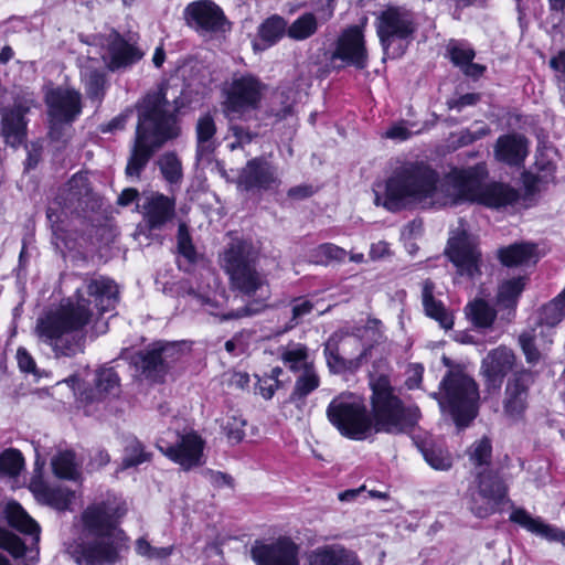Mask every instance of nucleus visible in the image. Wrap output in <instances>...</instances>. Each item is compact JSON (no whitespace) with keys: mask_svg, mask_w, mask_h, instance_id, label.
Instances as JSON below:
<instances>
[{"mask_svg":"<svg viewBox=\"0 0 565 565\" xmlns=\"http://www.w3.org/2000/svg\"><path fill=\"white\" fill-rule=\"evenodd\" d=\"M30 490L41 504L49 505L58 511L68 510L74 498V491L61 486H50L40 479H33Z\"/></svg>","mask_w":565,"mask_h":565,"instance_id":"obj_24","label":"nucleus"},{"mask_svg":"<svg viewBox=\"0 0 565 565\" xmlns=\"http://www.w3.org/2000/svg\"><path fill=\"white\" fill-rule=\"evenodd\" d=\"M533 381V373L526 370L518 371L509 379L503 401V408L509 417L519 418L524 413Z\"/></svg>","mask_w":565,"mask_h":565,"instance_id":"obj_20","label":"nucleus"},{"mask_svg":"<svg viewBox=\"0 0 565 565\" xmlns=\"http://www.w3.org/2000/svg\"><path fill=\"white\" fill-rule=\"evenodd\" d=\"M514 353L505 347L490 351L482 360L481 372L489 387L499 388L514 364Z\"/></svg>","mask_w":565,"mask_h":565,"instance_id":"obj_23","label":"nucleus"},{"mask_svg":"<svg viewBox=\"0 0 565 565\" xmlns=\"http://www.w3.org/2000/svg\"><path fill=\"white\" fill-rule=\"evenodd\" d=\"M450 171L443 179L423 161H407L397 167L386 180L385 194L375 193L374 203L397 212L412 205L443 207L454 205L455 181Z\"/></svg>","mask_w":565,"mask_h":565,"instance_id":"obj_3","label":"nucleus"},{"mask_svg":"<svg viewBox=\"0 0 565 565\" xmlns=\"http://www.w3.org/2000/svg\"><path fill=\"white\" fill-rule=\"evenodd\" d=\"M278 183L276 169L263 158L249 160L237 178V188L243 191L270 190Z\"/></svg>","mask_w":565,"mask_h":565,"instance_id":"obj_18","label":"nucleus"},{"mask_svg":"<svg viewBox=\"0 0 565 565\" xmlns=\"http://www.w3.org/2000/svg\"><path fill=\"white\" fill-rule=\"evenodd\" d=\"M119 392V379L113 369H102L96 374V393L87 396L89 401L102 399L107 395H117Z\"/></svg>","mask_w":565,"mask_h":565,"instance_id":"obj_41","label":"nucleus"},{"mask_svg":"<svg viewBox=\"0 0 565 565\" xmlns=\"http://www.w3.org/2000/svg\"><path fill=\"white\" fill-rule=\"evenodd\" d=\"M491 444L487 438L475 443L469 450V457L477 467L488 466L491 458Z\"/></svg>","mask_w":565,"mask_h":565,"instance_id":"obj_56","label":"nucleus"},{"mask_svg":"<svg viewBox=\"0 0 565 565\" xmlns=\"http://www.w3.org/2000/svg\"><path fill=\"white\" fill-rule=\"evenodd\" d=\"M338 345L339 350L344 354V356L358 359L359 364L361 363V359L364 355V349L361 340L358 337L338 335Z\"/></svg>","mask_w":565,"mask_h":565,"instance_id":"obj_55","label":"nucleus"},{"mask_svg":"<svg viewBox=\"0 0 565 565\" xmlns=\"http://www.w3.org/2000/svg\"><path fill=\"white\" fill-rule=\"evenodd\" d=\"M327 365L332 373L353 371L359 367V360L344 356L339 350L338 334H333L324 344Z\"/></svg>","mask_w":565,"mask_h":565,"instance_id":"obj_35","label":"nucleus"},{"mask_svg":"<svg viewBox=\"0 0 565 565\" xmlns=\"http://www.w3.org/2000/svg\"><path fill=\"white\" fill-rule=\"evenodd\" d=\"M565 317V290L545 305L542 309L540 322L547 327H554Z\"/></svg>","mask_w":565,"mask_h":565,"instance_id":"obj_44","label":"nucleus"},{"mask_svg":"<svg viewBox=\"0 0 565 565\" xmlns=\"http://www.w3.org/2000/svg\"><path fill=\"white\" fill-rule=\"evenodd\" d=\"M66 200L70 204L77 203L78 206L87 204L90 195V183L88 177L84 173H76L67 183Z\"/></svg>","mask_w":565,"mask_h":565,"instance_id":"obj_42","label":"nucleus"},{"mask_svg":"<svg viewBox=\"0 0 565 565\" xmlns=\"http://www.w3.org/2000/svg\"><path fill=\"white\" fill-rule=\"evenodd\" d=\"M285 34H287V22L277 14L266 19L258 28V36L265 43V47L274 45Z\"/></svg>","mask_w":565,"mask_h":565,"instance_id":"obj_39","label":"nucleus"},{"mask_svg":"<svg viewBox=\"0 0 565 565\" xmlns=\"http://www.w3.org/2000/svg\"><path fill=\"white\" fill-rule=\"evenodd\" d=\"M136 552L138 555L146 557L148 559L160 561L168 558L172 554L173 547H153L146 539L140 537L136 542Z\"/></svg>","mask_w":565,"mask_h":565,"instance_id":"obj_54","label":"nucleus"},{"mask_svg":"<svg viewBox=\"0 0 565 565\" xmlns=\"http://www.w3.org/2000/svg\"><path fill=\"white\" fill-rule=\"evenodd\" d=\"M300 546L288 536L264 542L256 541L250 556L256 565H300Z\"/></svg>","mask_w":565,"mask_h":565,"instance_id":"obj_15","label":"nucleus"},{"mask_svg":"<svg viewBox=\"0 0 565 565\" xmlns=\"http://www.w3.org/2000/svg\"><path fill=\"white\" fill-rule=\"evenodd\" d=\"M519 343L527 363L536 364L541 360L542 352L539 349V334L535 329L521 333Z\"/></svg>","mask_w":565,"mask_h":565,"instance_id":"obj_49","label":"nucleus"},{"mask_svg":"<svg viewBox=\"0 0 565 565\" xmlns=\"http://www.w3.org/2000/svg\"><path fill=\"white\" fill-rule=\"evenodd\" d=\"M279 358L284 365L291 372H302L315 366L307 345L297 342H289L279 349Z\"/></svg>","mask_w":565,"mask_h":565,"instance_id":"obj_30","label":"nucleus"},{"mask_svg":"<svg viewBox=\"0 0 565 565\" xmlns=\"http://www.w3.org/2000/svg\"><path fill=\"white\" fill-rule=\"evenodd\" d=\"M126 509L116 502L95 503L81 518L78 537L67 546V553L79 565H113L127 550L125 533L118 527Z\"/></svg>","mask_w":565,"mask_h":565,"instance_id":"obj_4","label":"nucleus"},{"mask_svg":"<svg viewBox=\"0 0 565 565\" xmlns=\"http://www.w3.org/2000/svg\"><path fill=\"white\" fill-rule=\"evenodd\" d=\"M332 57L339 58L358 68H364L366 66L367 51L361 26H349L341 33Z\"/></svg>","mask_w":565,"mask_h":565,"instance_id":"obj_19","label":"nucleus"},{"mask_svg":"<svg viewBox=\"0 0 565 565\" xmlns=\"http://www.w3.org/2000/svg\"><path fill=\"white\" fill-rule=\"evenodd\" d=\"M254 136V134L242 126L231 125L226 136V139L228 140L227 148L231 151L243 149L246 145L252 142Z\"/></svg>","mask_w":565,"mask_h":565,"instance_id":"obj_53","label":"nucleus"},{"mask_svg":"<svg viewBox=\"0 0 565 565\" xmlns=\"http://www.w3.org/2000/svg\"><path fill=\"white\" fill-rule=\"evenodd\" d=\"M196 159L198 161L210 160L216 149V125L210 114L202 115L196 122Z\"/></svg>","mask_w":565,"mask_h":565,"instance_id":"obj_28","label":"nucleus"},{"mask_svg":"<svg viewBox=\"0 0 565 565\" xmlns=\"http://www.w3.org/2000/svg\"><path fill=\"white\" fill-rule=\"evenodd\" d=\"M118 301V287L114 280L99 276L85 279L73 298L38 318L34 333L47 344L55 358H73L84 350L82 329L89 322L93 310L99 313L111 310Z\"/></svg>","mask_w":565,"mask_h":565,"instance_id":"obj_1","label":"nucleus"},{"mask_svg":"<svg viewBox=\"0 0 565 565\" xmlns=\"http://www.w3.org/2000/svg\"><path fill=\"white\" fill-rule=\"evenodd\" d=\"M51 466L54 475L58 478L76 480L79 477V463L72 450L57 452L52 458Z\"/></svg>","mask_w":565,"mask_h":565,"instance_id":"obj_38","label":"nucleus"},{"mask_svg":"<svg viewBox=\"0 0 565 565\" xmlns=\"http://www.w3.org/2000/svg\"><path fill=\"white\" fill-rule=\"evenodd\" d=\"M138 209L150 230H161L175 215L174 200L161 193L143 195Z\"/></svg>","mask_w":565,"mask_h":565,"instance_id":"obj_21","label":"nucleus"},{"mask_svg":"<svg viewBox=\"0 0 565 565\" xmlns=\"http://www.w3.org/2000/svg\"><path fill=\"white\" fill-rule=\"evenodd\" d=\"M454 205L462 202H477L492 209L511 205L519 199V193L512 186L503 183L483 185L478 168L455 170Z\"/></svg>","mask_w":565,"mask_h":565,"instance_id":"obj_8","label":"nucleus"},{"mask_svg":"<svg viewBox=\"0 0 565 565\" xmlns=\"http://www.w3.org/2000/svg\"><path fill=\"white\" fill-rule=\"evenodd\" d=\"M25 108L15 106L12 109L4 110L2 115V135L7 143L15 147L22 142L24 136L25 122L23 120Z\"/></svg>","mask_w":565,"mask_h":565,"instance_id":"obj_32","label":"nucleus"},{"mask_svg":"<svg viewBox=\"0 0 565 565\" xmlns=\"http://www.w3.org/2000/svg\"><path fill=\"white\" fill-rule=\"evenodd\" d=\"M451 62L460 68H463L475 58V51L471 47L454 44L449 47Z\"/></svg>","mask_w":565,"mask_h":565,"instance_id":"obj_61","label":"nucleus"},{"mask_svg":"<svg viewBox=\"0 0 565 565\" xmlns=\"http://www.w3.org/2000/svg\"><path fill=\"white\" fill-rule=\"evenodd\" d=\"M246 425V420L242 418L239 414L236 412H232L231 414H226L221 419V426L226 434L228 440L231 443L237 444L243 440L245 436L244 427Z\"/></svg>","mask_w":565,"mask_h":565,"instance_id":"obj_47","label":"nucleus"},{"mask_svg":"<svg viewBox=\"0 0 565 565\" xmlns=\"http://www.w3.org/2000/svg\"><path fill=\"white\" fill-rule=\"evenodd\" d=\"M447 254L459 275L476 279L481 276V253L477 238L460 228L448 241Z\"/></svg>","mask_w":565,"mask_h":565,"instance_id":"obj_14","label":"nucleus"},{"mask_svg":"<svg viewBox=\"0 0 565 565\" xmlns=\"http://www.w3.org/2000/svg\"><path fill=\"white\" fill-rule=\"evenodd\" d=\"M508 488L503 480L492 471L478 473L477 490L471 492L470 510L478 518L497 512L507 499Z\"/></svg>","mask_w":565,"mask_h":565,"instance_id":"obj_13","label":"nucleus"},{"mask_svg":"<svg viewBox=\"0 0 565 565\" xmlns=\"http://www.w3.org/2000/svg\"><path fill=\"white\" fill-rule=\"evenodd\" d=\"M345 257L347 250L331 243L321 244L312 252V258L317 264L341 263Z\"/></svg>","mask_w":565,"mask_h":565,"instance_id":"obj_50","label":"nucleus"},{"mask_svg":"<svg viewBox=\"0 0 565 565\" xmlns=\"http://www.w3.org/2000/svg\"><path fill=\"white\" fill-rule=\"evenodd\" d=\"M525 286L524 278L518 277L502 282L497 295V302L501 307L514 308Z\"/></svg>","mask_w":565,"mask_h":565,"instance_id":"obj_43","label":"nucleus"},{"mask_svg":"<svg viewBox=\"0 0 565 565\" xmlns=\"http://www.w3.org/2000/svg\"><path fill=\"white\" fill-rule=\"evenodd\" d=\"M423 456L426 462L436 470H448L452 466V459L448 451L439 447H428L423 449Z\"/></svg>","mask_w":565,"mask_h":565,"instance_id":"obj_51","label":"nucleus"},{"mask_svg":"<svg viewBox=\"0 0 565 565\" xmlns=\"http://www.w3.org/2000/svg\"><path fill=\"white\" fill-rule=\"evenodd\" d=\"M0 547L7 550L13 557H21L24 555L25 546L22 541L0 527Z\"/></svg>","mask_w":565,"mask_h":565,"instance_id":"obj_59","label":"nucleus"},{"mask_svg":"<svg viewBox=\"0 0 565 565\" xmlns=\"http://www.w3.org/2000/svg\"><path fill=\"white\" fill-rule=\"evenodd\" d=\"M319 385L320 376L316 366L299 372L292 392L290 393L289 402L295 404L296 407L301 408L306 405L307 396L316 391Z\"/></svg>","mask_w":565,"mask_h":565,"instance_id":"obj_34","label":"nucleus"},{"mask_svg":"<svg viewBox=\"0 0 565 565\" xmlns=\"http://www.w3.org/2000/svg\"><path fill=\"white\" fill-rule=\"evenodd\" d=\"M252 337L253 332L248 330L235 333L232 339L225 342L226 352L234 356L244 354L249 348Z\"/></svg>","mask_w":565,"mask_h":565,"instance_id":"obj_57","label":"nucleus"},{"mask_svg":"<svg viewBox=\"0 0 565 565\" xmlns=\"http://www.w3.org/2000/svg\"><path fill=\"white\" fill-rule=\"evenodd\" d=\"M307 565H361L355 553L341 544H328L310 551Z\"/></svg>","mask_w":565,"mask_h":565,"instance_id":"obj_25","label":"nucleus"},{"mask_svg":"<svg viewBox=\"0 0 565 565\" xmlns=\"http://www.w3.org/2000/svg\"><path fill=\"white\" fill-rule=\"evenodd\" d=\"M279 387V381L263 376L258 380V390L262 396L269 399L274 396L276 390Z\"/></svg>","mask_w":565,"mask_h":565,"instance_id":"obj_64","label":"nucleus"},{"mask_svg":"<svg viewBox=\"0 0 565 565\" xmlns=\"http://www.w3.org/2000/svg\"><path fill=\"white\" fill-rule=\"evenodd\" d=\"M99 43L106 49L103 58L110 70L130 65L140 60L142 55L137 47L126 42L120 34L115 31L100 36Z\"/></svg>","mask_w":565,"mask_h":565,"instance_id":"obj_22","label":"nucleus"},{"mask_svg":"<svg viewBox=\"0 0 565 565\" xmlns=\"http://www.w3.org/2000/svg\"><path fill=\"white\" fill-rule=\"evenodd\" d=\"M257 257L258 253L250 242L235 238L224 250L221 264L234 288L247 296L266 291L267 297V281L255 268Z\"/></svg>","mask_w":565,"mask_h":565,"instance_id":"obj_6","label":"nucleus"},{"mask_svg":"<svg viewBox=\"0 0 565 565\" xmlns=\"http://www.w3.org/2000/svg\"><path fill=\"white\" fill-rule=\"evenodd\" d=\"M180 356L181 349L177 343L157 342L139 354L137 365L143 376L159 381Z\"/></svg>","mask_w":565,"mask_h":565,"instance_id":"obj_17","label":"nucleus"},{"mask_svg":"<svg viewBox=\"0 0 565 565\" xmlns=\"http://www.w3.org/2000/svg\"><path fill=\"white\" fill-rule=\"evenodd\" d=\"M158 166L166 181L169 183H178L181 181L182 164L175 153H163L158 160Z\"/></svg>","mask_w":565,"mask_h":565,"instance_id":"obj_46","label":"nucleus"},{"mask_svg":"<svg viewBox=\"0 0 565 565\" xmlns=\"http://www.w3.org/2000/svg\"><path fill=\"white\" fill-rule=\"evenodd\" d=\"M371 386L373 420L363 399L355 394L341 393L328 405L327 417L341 435L361 440L373 428L376 433L403 434L416 425L419 409L405 407L393 394L387 377L379 376Z\"/></svg>","mask_w":565,"mask_h":565,"instance_id":"obj_2","label":"nucleus"},{"mask_svg":"<svg viewBox=\"0 0 565 565\" xmlns=\"http://www.w3.org/2000/svg\"><path fill=\"white\" fill-rule=\"evenodd\" d=\"M6 516L9 524L21 533L32 536L33 542L40 540V526L23 508L17 502H9L6 507Z\"/></svg>","mask_w":565,"mask_h":565,"instance_id":"obj_33","label":"nucleus"},{"mask_svg":"<svg viewBox=\"0 0 565 565\" xmlns=\"http://www.w3.org/2000/svg\"><path fill=\"white\" fill-rule=\"evenodd\" d=\"M510 520L525 527L527 531L546 539L550 542H561L563 544L565 543L564 531L556 526L544 523L539 518H532L525 510H514L510 515Z\"/></svg>","mask_w":565,"mask_h":565,"instance_id":"obj_27","label":"nucleus"},{"mask_svg":"<svg viewBox=\"0 0 565 565\" xmlns=\"http://www.w3.org/2000/svg\"><path fill=\"white\" fill-rule=\"evenodd\" d=\"M376 33L385 53L395 41L409 42L417 31L415 13L405 7L390 6L376 18Z\"/></svg>","mask_w":565,"mask_h":565,"instance_id":"obj_12","label":"nucleus"},{"mask_svg":"<svg viewBox=\"0 0 565 565\" xmlns=\"http://www.w3.org/2000/svg\"><path fill=\"white\" fill-rule=\"evenodd\" d=\"M499 258L505 266H522L537 262V250L534 244L518 243L499 249Z\"/></svg>","mask_w":565,"mask_h":565,"instance_id":"obj_31","label":"nucleus"},{"mask_svg":"<svg viewBox=\"0 0 565 565\" xmlns=\"http://www.w3.org/2000/svg\"><path fill=\"white\" fill-rule=\"evenodd\" d=\"M17 360H18L19 367L22 372L32 373V374L36 375L35 362L24 348L18 349Z\"/></svg>","mask_w":565,"mask_h":565,"instance_id":"obj_62","label":"nucleus"},{"mask_svg":"<svg viewBox=\"0 0 565 565\" xmlns=\"http://www.w3.org/2000/svg\"><path fill=\"white\" fill-rule=\"evenodd\" d=\"M465 312L475 327L482 329L490 328L497 318L495 309L480 298L470 301L466 306Z\"/></svg>","mask_w":565,"mask_h":565,"instance_id":"obj_36","label":"nucleus"},{"mask_svg":"<svg viewBox=\"0 0 565 565\" xmlns=\"http://www.w3.org/2000/svg\"><path fill=\"white\" fill-rule=\"evenodd\" d=\"M23 467V457L17 449H7L0 455V472L17 476Z\"/></svg>","mask_w":565,"mask_h":565,"instance_id":"obj_52","label":"nucleus"},{"mask_svg":"<svg viewBox=\"0 0 565 565\" xmlns=\"http://www.w3.org/2000/svg\"><path fill=\"white\" fill-rule=\"evenodd\" d=\"M290 307L291 319L289 328H294L302 320L303 317L308 316L312 311L313 303L303 297H299L291 300Z\"/></svg>","mask_w":565,"mask_h":565,"instance_id":"obj_60","label":"nucleus"},{"mask_svg":"<svg viewBox=\"0 0 565 565\" xmlns=\"http://www.w3.org/2000/svg\"><path fill=\"white\" fill-rule=\"evenodd\" d=\"M529 153V141L518 134L498 138L494 147L495 159L509 166H520Z\"/></svg>","mask_w":565,"mask_h":565,"instance_id":"obj_26","label":"nucleus"},{"mask_svg":"<svg viewBox=\"0 0 565 565\" xmlns=\"http://www.w3.org/2000/svg\"><path fill=\"white\" fill-rule=\"evenodd\" d=\"M178 250L189 262H194L196 258V252L192 244L188 226L181 223L178 228Z\"/></svg>","mask_w":565,"mask_h":565,"instance_id":"obj_58","label":"nucleus"},{"mask_svg":"<svg viewBox=\"0 0 565 565\" xmlns=\"http://www.w3.org/2000/svg\"><path fill=\"white\" fill-rule=\"evenodd\" d=\"M162 455L184 470L203 465L204 440L194 431H164L156 443Z\"/></svg>","mask_w":565,"mask_h":565,"instance_id":"obj_11","label":"nucleus"},{"mask_svg":"<svg viewBox=\"0 0 565 565\" xmlns=\"http://www.w3.org/2000/svg\"><path fill=\"white\" fill-rule=\"evenodd\" d=\"M81 74L88 96L90 98L99 99L105 87L104 74L90 66L83 67Z\"/></svg>","mask_w":565,"mask_h":565,"instance_id":"obj_48","label":"nucleus"},{"mask_svg":"<svg viewBox=\"0 0 565 565\" xmlns=\"http://www.w3.org/2000/svg\"><path fill=\"white\" fill-rule=\"evenodd\" d=\"M186 25L201 35L225 31L226 18L223 10L211 0H198L184 9Z\"/></svg>","mask_w":565,"mask_h":565,"instance_id":"obj_16","label":"nucleus"},{"mask_svg":"<svg viewBox=\"0 0 565 565\" xmlns=\"http://www.w3.org/2000/svg\"><path fill=\"white\" fill-rule=\"evenodd\" d=\"M433 396L443 411H448L455 423L467 426L478 411L479 393L476 382L460 371H450L440 383V392Z\"/></svg>","mask_w":565,"mask_h":565,"instance_id":"obj_7","label":"nucleus"},{"mask_svg":"<svg viewBox=\"0 0 565 565\" xmlns=\"http://www.w3.org/2000/svg\"><path fill=\"white\" fill-rule=\"evenodd\" d=\"M266 88V84L253 74H234L222 88L225 116L230 119L241 118L258 109Z\"/></svg>","mask_w":565,"mask_h":565,"instance_id":"obj_9","label":"nucleus"},{"mask_svg":"<svg viewBox=\"0 0 565 565\" xmlns=\"http://www.w3.org/2000/svg\"><path fill=\"white\" fill-rule=\"evenodd\" d=\"M322 23L316 13L303 12L290 25H287V35L295 41H305L315 35Z\"/></svg>","mask_w":565,"mask_h":565,"instance_id":"obj_37","label":"nucleus"},{"mask_svg":"<svg viewBox=\"0 0 565 565\" xmlns=\"http://www.w3.org/2000/svg\"><path fill=\"white\" fill-rule=\"evenodd\" d=\"M49 115V135L53 141L66 142L73 132V122L82 111L81 94L57 87L45 95Z\"/></svg>","mask_w":565,"mask_h":565,"instance_id":"obj_10","label":"nucleus"},{"mask_svg":"<svg viewBox=\"0 0 565 565\" xmlns=\"http://www.w3.org/2000/svg\"><path fill=\"white\" fill-rule=\"evenodd\" d=\"M198 300L201 303L202 309L206 313H209L211 316L220 317L221 321H226V320H232V319H241L244 317H249V316L256 315L257 312H259L260 308L263 307L262 305H257V307H253L252 305H248L238 310H232L227 313L221 315L220 310H218L221 306L217 303V301L210 299V298L201 297V296L198 297Z\"/></svg>","mask_w":565,"mask_h":565,"instance_id":"obj_40","label":"nucleus"},{"mask_svg":"<svg viewBox=\"0 0 565 565\" xmlns=\"http://www.w3.org/2000/svg\"><path fill=\"white\" fill-rule=\"evenodd\" d=\"M174 110L164 87L147 94L140 102L135 139L125 170L127 177L139 179L153 153L179 135Z\"/></svg>","mask_w":565,"mask_h":565,"instance_id":"obj_5","label":"nucleus"},{"mask_svg":"<svg viewBox=\"0 0 565 565\" xmlns=\"http://www.w3.org/2000/svg\"><path fill=\"white\" fill-rule=\"evenodd\" d=\"M317 17L323 23L329 21L335 10V0H316Z\"/></svg>","mask_w":565,"mask_h":565,"instance_id":"obj_63","label":"nucleus"},{"mask_svg":"<svg viewBox=\"0 0 565 565\" xmlns=\"http://www.w3.org/2000/svg\"><path fill=\"white\" fill-rule=\"evenodd\" d=\"M435 285L426 279L422 288V302L428 317L435 319L441 328L448 330L454 326L451 313L445 308L444 303L434 297Z\"/></svg>","mask_w":565,"mask_h":565,"instance_id":"obj_29","label":"nucleus"},{"mask_svg":"<svg viewBox=\"0 0 565 565\" xmlns=\"http://www.w3.org/2000/svg\"><path fill=\"white\" fill-rule=\"evenodd\" d=\"M151 454L145 450L143 445L136 438H131L127 441L125 447V455L122 458V468H131L149 461Z\"/></svg>","mask_w":565,"mask_h":565,"instance_id":"obj_45","label":"nucleus"}]
</instances>
